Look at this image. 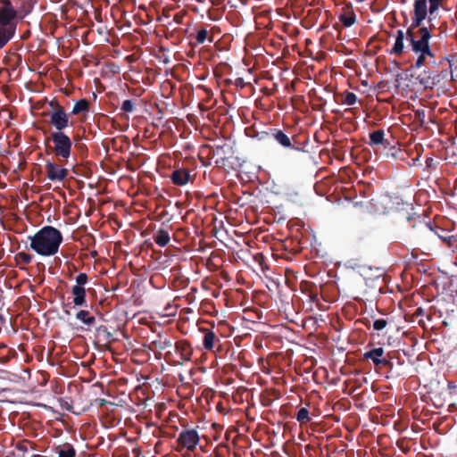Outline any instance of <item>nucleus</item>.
<instances>
[{
    "instance_id": "1",
    "label": "nucleus",
    "mask_w": 457,
    "mask_h": 457,
    "mask_svg": "<svg viewBox=\"0 0 457 457\" xmlns=\"http://www.w3.org/2000/svg\"><path fill=\"white\" fill-rule=\"evenodd\" d=\"M32 0H0V49L14 37L18 23L32 12Z\"/></svg>"
},
{
    "instance_id": "2",
    "label": "nucleus",
    "mask_w": 457,
    "mask_h": 457,
    "mask_svg": "<svg viewBox=\"0 0 457 457\" xmlns=\"http://www.w3.org/2000/svg\"><path fill=\"white\" fill-rule=\"evenodd\" d=\"M409 221L413 220L412 229L409 233L410 243L417 249L430 251L437 240L444 242L451 250L457 249V237L450 235L441 228H432L429 224L420 220V217L407 216Z\"/></svg>"
},
{
    "instance_id": "3",
    "label": "nucleus",
    "mask_w": 457,
    "mask_h": 457,
    "mask_svg": "<svg viewBox=\"0 0 457 457\" xmlns=\"http://www.w3.org/2000/svg\"><path fill=\"white\" fill-rule=\"evenodd\" d=\"M29 249L42 256H53L59 251L62 243L61 231L52 226H45L34 236H29Z\"/></svg>"
},
{
    "instance_id": "4",
    "label": "nucleus",
    "mask_w": 457,
    "mask_h": 457,
    "mask_svg": "<svg viewBox=\"0 0 457 457\" xmlns=\"http://www.w3.org/2000/svg\"><path fill=\"white\" fill-rule=\"evenodd\" d=\"M428 24V27H422V23L413 26L412 16L411 26L406 31V39L410 42L411 50L415 54H428V57L434 58L435 54L431 51L429 40L431 38V30L435 29V25L432 22Z\"/></svg>"
},
{
    "instance_id": "5",
    "label": "nucleus",
    "mask_w": 457,
    "mask_h": 457,
    "mask_svg": "<svg viewBox=\"0 0 457 457\" xmlns=\"http://www.w3.org/2000/svg\"><path fill=\"white\" fill-rule=\"evenodd\" d=\"M447 0H414L413 23L419 25L428 17V23H431L437 16L440 8L448 10L445 4Z\"/></svg>"
},
{
    "instance_id": "6",
    "label": "nucleus",
    "mask_w": 457,
    "mask_h": 457,
    "mask_svg": "<svg viewBox=\"0 0 457 457\" xmlns=\"http://www.w3.org/2000/svg\"><path fill=\"white\" fill-rule=\"evenodd\" d=\"M46 142H52L51 150L61 162H67L72 150V140L63 131H52Z\"/></svg>"
},
{
    "instance_id": "7",
    "label": "nucleus",
    "mask_w": 457,
    "mask_h": 457,
    "mask_svg": "<svg viewBox=\"0 0 457 457\" xmlns=\"http://www.w3.org/2000/svg\"><path fill=\"white\" fill-rule=\"evenodd\" d=\"M384 353L385 351L382 347L373 348L363 353V358L365 360H371L376 367L387 368V374L386 375V378H397L401 376L400 372L395 370L393 362L386 358H383Z\"/></svg>"
},
{
    "instance_id": "8",
    "label": "nucleus",
    "mask_w": 457,
    "mask_h": 457,
    "mask_svg": "<svg viewBox=\"0 0 457 457\" xmlns=\"http://www.w3.org/2000/svg\"><path fill=\"white\" fill-rule=\"evenodd\" d=\"M447 75L448 72L445 70L441 71L440 72L424 70L418 75L417 80L425 89H432L436 86L439 85L441 80L445 79Z\"/></svg>"
},
{
    "instance_id": "9",
    "label": "nucleus",
    "mask_w": 457,
    "mask_h": 457,
    "mask_svg": "<svg viewBox=\"0 0 457 457\" xmlns=\"http://www.w3.org/2000/svg\"><path fill=\"white\" fill-rule=\"evenodd\" d=\"M76 285L71 288L73 295V303L75 306H85L87 304V292L85 285L88 282V277L86 273L81 272L75 278Z\"/></svg>"
},
{
    "instance_id": "10",
    "label": "nucleus",
    "mask_w": 457,
    "mask_h": 457,
    "mask_svg": "<svg viewBox=\"0 0 457 457\" xmlns=\"http://www.w3.org/2000/svg\"><path fill=\"white\" fill-rule=\"evenodd\" d=\"M200 441V436L195 428L183 429L177 439L179 447L185 448L188 452L193 453Z\"/></svg>"
},
{
    "instance_id": "11",
    "label": "nucleus",
    "mask_w": 457,
    "mask_h": 457,
    "mask_svg": "<svg viewBox=\"0 0 457 457\" xmlns=\"http://www.w3.org/2000/svg\"><path fill=\"white\" fill-rule=\"evenodd\" d=\"M50 124L55 129L54 131H63L66 128L72 125L70 121V115L66 112L63 106H57L56 110H51L48 112Z\"/></svg>"
},
{
    "instance_id": "12",
    "label": "nucleus",
    "mask_w": 457,
    "mask_h": 457,
    "mask_svg": "<svg viewBox=\"0 0 457 457\" xmlns=\"http://www.w3.org/2000/svg\"><path fill=\"white\" fill-rule=\"evenodd\" d=\"M45 170L47 179L54 182L62 181L68 176L67 169L50 161L46 162Z\"/></svg>"
},
{
    "instance_id": "13",
    "label": "nucleus",
    "mask_w": 457,
    "mask_h": 457,
    "mask_svg": "<svg viewBox=\"0 0 457 457\" xmlns=\"http://www.w3.org/2000/svg\"><path fill=\"white\" fill-rule=\"evenodd\" d=\"M384 157L395 162H405L409 158V154L407 151L402 149L398 145V143L393 139V145L388 147V151L386 152Z\"/></svg>"
},
{
    "instance_id": "14",
    "label": "nucleus",
    "mask_w": 457,
    "mask_h": 457,
    "mask_svg": "<svg viewBox=\"0 0 457 457\" xmlns=\"http://www.w3.org/2000/svg\"><path fill=\"white\" fill-rule=\"evenodd\" d=\"M270 134L271 135V139L275 140L282 147L286 149H297L292 144L290 137L287 134H286L282 129L277 128H270Z\"/></svg>"
},
{
    "instance_id": "15",
    "label": "nucleus",
    "mask_w": 457,
    "mask_h": 457,
    "mask_svg": "<svg viewBox=\"0 0 457 457\" xmlns=\"http://www.w3.org/2000/svg\"><path fill=\"white\" fill-rule=\"evenodd\" d=\"M176 353L180 356L181 364L184 361H191L193 354V348L191 345L187 340H179L175 344Z\"/></svg>"
},
{
    "instance_id": "16",
    "label": "nucleus",
    "mask_w": 457,
    "mask_h": 457,
    "mask_svg": "<svg viewBox=\"0 0 457 457\" xmlns=\"http://www.w3.org/2000/svg\"><path fill=\"white\" fill-rule=\"evenodd\" d=\"M170 179L174 185L184 186L190 180L189 171L186 169H177L171 173Z\"/></svg>"
},
{
    "instance_id": "17",
    "label": "nucleus",
    "mask_w": 457,
    "mask_h": 457,
    "mask_svg": "<svg viewBox=\"0 0 457 457\" xmlns=\"http://www.w3.org/2000/svg\"><path fill=\"white\" fill-rule=\"evenodd\" d=\"M220 343V339L215 332L211 329H204V336L203 339V345L205 350L212 352L216 344Z\"/></svg>"
},
{
    "instance_id": "18",
    "label": "nucleus",
    "mask_w": 457,
    "mask_h": 457,
    "mask_svg": "<svg viewBox=\"0 0 457 457\" xmlns=\"http://www.w3.org/2000/svg\"><path fill=\"white\" fill-rule=\"evenodd\" d=\"M29 448L32 447V444L28 440L20 441L15 445V450L17 451L16 453H14L15 457H29L28 452ZM29 457H41L38 454H33Z\"/></svg>"
},
{
    "instance_id": "19",
    "label": "nucleus",
    "mask_w": 457,
    "mask_h": 457,
    "mask_svg": "<svg viewBox=\"0 0 457 457\" xmlns=\"http://www.w3.org/2000/svg\"><path fill=\"white\" fill-rule=\"evenodd\" d=\"M385 136H386V133L383 129H377V130H373L372 132H370L369 134L370 146L374 149L377 145H380L381 144H384L385 138H386Z\"/></svg>"
},
{
    "instance_id": "20",
    "label": "nucleus",
    "mask_w": 457,
    "mask_h": 457,
    "mask_svg": "<svg viewBox=\"0 0 457 457\" xmlns=\"http://www.w3.org/2000/svg\"><path fill=\"white\" fill-rule=\"evenodd\" d=\"M154 240L156 245L164 247L170 243V237L166 229L159 228L154 236Z\"/></svg>"
},
{
    "instance_id": "21",
    "label": "nucleus",
    "mask_w": 457,
    "mask_h": 457,
    "mask_svg": "<svg viewBox=\"0 0 457 457\" xmlns=\"http://www.w3.org/2000/svg\"><path fill=\"white\" fill-rule=\"evenodd\" d=\"M76 319L87 326H92L96 322L95 316L91 315L90 312L86 310L79 311L76 314Z\"/></svg>"
},
{
    "instance_id": "22",
    "label": "nucleus",
    "mask_w": 457,
    "mask_h": 457,
    "mask_svg": "<svg viewBox=\"0 0 457 457\" xmlns=\"http://www.w3.org/2000/svg\"><path fill=\"white\" fill-rule=\"evenodd\" d=\"M88 108L89 102L87 99L82 98L74 104L71 113L73 115H78L83 112H87Z\"/></svg>"
},
{
    "instance_id": "23",
    "label": "nucleus",
    "mask_w": 457,
    "mask_h": 457,
    "mask_svg": "<svg viewBox=\"0 0 457 457\" xmlns=\"http://www.w3.org/2000/svg\"><path fill=\"white\" fill-rule=\"evenodd\" d=\"M33 256L25 252H20L15 255V261L21 270H25L21 264H29L32 262Z\"/></svg>"
},
{
    "instance_id": "24",
    "label": "nucleus",
    "mask_w": 457,
    "mask_h": 457,
    "mask_svg": "<svg viewBox=\"0 0 457 457\" xmlns=\"http://www.w3.org/2000/svg\"><path fill=\"white\" fill-rule=\"evenodd\" d=\"M96 333L105 342H111L112 340V333L108 330V328L104 325H101L96 328Z\"/></svg>"
},
{
    "instance_id": "25",
    "label": "nucleus",
    "mask_w": 457,
    "mask_h": 457,
    "mask_svg": "<svg viewBox=\"0 0 457 457\" xmlns=\"http://www.w3.org/2000/svg\"><path fill=\"white\" fill-rule=\"evenodd\" d=\"M151 345L159 351H163L172 345V342L169 338L157 339L151 343Z\"/></svg>"
},
{
    "instance_id": "26",
    "label": "nucleus",
    "mask_w": 457,
    "mask_h": 457,
    "mask_svg": "<svg viewBox=\"0 0 457 457\" xmlns=\"http://www.w3.org/2000/svg\"><path fill=\"white\" fill-rule=\"evenodd\" d=\"M339 21L345 27H351L356 21V16L353 12L340 15Z\"/></svg>"
},
{
    "instance_id": "27",
    "label": "nucleus",
    "mask_w": 457,
    "mask_h": 457,
    "mask_svg": "<svg viewBox=\"0 0 457 457\" xmlns=\"http://www.w3.org/2000/svg\"><path fill=\"white\" fill-rule=\"evenodd\" d=\"M75 455L76 451L70 444L64 445L63 447L58 452V457H75Z\"/></svg>"
},
{
    "instance_id": "28",
    "label": "nucleus",
    "mask_w": 457,
    "mask_h": 457,
    "mask_svg": "<svg viewBox=\"0 0 457 457\" xmlns=\"http://www.w3.org/2000/svg\"><path fill=\"white\" fill-rule=\"evenodd\" d=\"M357 102V96L349 91H345L342 95V104L353 105Z\"/></svg>"
},
{
    "instance_id": "29",
    "label": "nucleus",
    "mask_w": 457,
    "mask_h": 457,
    "mask_svg": "<svg viewBox=\"0 0 457 457\" xmlns=\"http://www.w3.org/2000/svg\"><path fill=\"white\" fill-rule=\"evenodd\" d=\"M295 418H296L297 421L300 422L301 424L308 423L311 420V418L309 415V411H308V409H306L304 407L301 408L297 411Z\"/></svg>"
},
{
    "instance_id": "30",
    "label": "nucleus",
    "mask_w": 457,
    "mask_h": 457,
    "mask_svg": "<svg viewBox=\"0 0 457 457\" xmlns=\"http://www.w3.org/2000/svg\"><path fill=\"white\" fill-rule=\"evenodd\" d=\"M393 141L390 142L387 138H385V143L380 145H377L373 150L376 153H379L381 156H385L386 152L388 151V147L392 146Z\"/></svg>"
},
{
    "instance_id": "31",
    "label": "nucleus",
    "mask_w": 457,
    "mask_h": 457,
    "mask_svg": "<svg viewBox=\"0 0 457 457\" xmlns=\"http://www.w3.org/2000/svg\"><path fill=\"white\" fill-rule=\"evenodd\" d=\"M403 48H404L403 40L395 38V42L391 50V54H394L395 55H401L403 52Z\"/></svg>"
},
{
    "instance_id": "32",
    "label": "nucleus",
    "mask_w": 457,
    "mask_h": 457,
    "mask_svg": "<svg viewBox=\"0 0 457 457\" xmlns=\"http://www.w3.org/2000/svg\"><path fill=\"white\" fill-rule=\"evenodd\" d=\"M414 115L420 125L424 126L426 123V111L423 109H418L414 112Z\"/></svg>"
},
{
    "instance_id": "33",
    "label": "nucleus",
    "mask_w": 457,
    "mask_h": 457,
    "mask_svg": "<svg viewBox=\"0 0 457 457\" xmlns=\"http://www.w3.org/2000/svg\"><path fill=\"white\" fill-rule=\"evenodd\" d=\"M135 103L132 100H125L121 104V110L124 112H133L135 111Z\"/></svg>"
},
{
    "instance_id": "34",
    "label": "nucleus",
    "mask_w": 457,
    "mask_h": 457,
    "mask_svg": "<svg viewBox=\"0 0 457 457\" xmlns=\"http://www.w3.org/2000/svg\"><path fill=\"white\" fill-rule=\"evenodd\" d=\"M208 37V30L205 29H199L195 36L196 42L198 44H204Z\"/></svg>"
},
{
    "instance_id": "35",
    "label": "nucleus",
    "mask_w": 457,
    "mask_h": 457,
    "mask_svg": "<svg viewBox=\"0 0 457 457\" xmlns=\"http://www.w3.org/2000/svg\"><path fill=\"white\" fill-rule=\"evenodd\" d=\"M418 54H419V56L417 58L415 63L412 65V67L415 69L421 68L426 62V57L428 56V54H422V53H418Z\"/></svg>"
},
{
    "instance_id": "36",
    "label": "nucleus",
    "mask_w": 457,
    "mask_h": 457,
    "mask_svg": "<svg viewBox=\"0 0 457 457\" xmlns=\"http://www.w3.org/2000/svg\"><path fill=\"white\" fill-rule=\"evenodd\" d=\"M259 141H266L271 139V135L270 134V129L267 131L256 132L254 136H253Z\"/></svg>"
},
{
    "instance_id": "37",
    "label": "nucleus",
    "mask_w": 457,
    "mask_h": 457,
    "mask_svg": "<svg viewBox=\"0 0 457 457\" xmlns=\"http://www.w3.org/2000/svg\"><path fill=\"white\" fill-rule=\"evenodd\" d=\"M387 324H388V322H387V320H386V319L376 320L373 322V328L377 331H380V330L384 329Z\"/></svg>"
},
{
    "instance_id": "38",
    "label": "nucleus",
    "mask_w": 457,
    "mask_h": 457,
    "mask_svg": "<svg viewBox=\"0 0 457 457\" xmlns=\"http://www.w3.org/2000/svg\"><path fill=\"white\" fill-rule=\"evenodd\" d=\"M7 351V346L4 343H0V362H6L9 358L4 353Z\"/></svg>"
},
{
    "instance_id": "39",
    "label": "nucleus",
    "mask_w": 457,
    "mask_h": 457,
    "mask_svg": "<svg viewBox=\"0 0 457 457\" xmlns=\"http://www.w3.org/2000/svg\"><path fill=\"white\" fill-rule=\"evenodd\" d=\"M184 19V13L178 12L173 16V21L176 24H182Z\"/></svg>"
},
{
    "instance_id": "40",
    "label": "nucleus",
    "mask_w": 457,
    "mask_h": 457,
    "mask_svg": "<svg viewBox=\"0 0 457 457\" xmlns=\"http://www.w3.org/2000/svg\"><path fill=\"white\" fill-rule=\"evenodd\" d=\"M49 105L52 107V110H56L57 109V106H62L59 102L55 99L52 100L50 103H49Z\"/></svg>"
},
{
    "instance_id": "41",
    "label": "nucleus",
    "mask_w": 457,
    "mask_h": 457,
    "mask_svg": "<svg viewBox=\"0 0 457 457\" xmlns=\"http://www.w3.org/2000/svg\"><path fill=\"white\" fill-rule=\"evenodd\" d=\"M447 387L450 390V394L452 395L453 394V390H454L457 387V386L455 385L454 382L449 381L448 384H447Z\"/></svg>"
},
{
    "instance_id": "42",
    "label": "nucleus",
    "mask_w": 457,
    "mask_h": 457,
    "mask_svg": "<svg viewBox=\"0 0 457 457\" xmlns=\"http://www.w3.org/2000/svg\"><path fill=\"white\" fill-rule=\"evenodd\" d=\"M396 39L404 40V33L402 29L397 30Z\"/></svg>"
},
{
    "instance_id": "43",
    "label": "nucleus",
    "mask_w": 457,
    "mask_h": 457,
    "mask_svg": "<svg viewBox=\"0 0 457 457\" xmlns=\"http://www.w3.org/2000/svg\"><path fill=\"white\" fill-rule=\"evenodd\" d=\"M76 147H77L80 152H85V151H87V146H86V145H84V144H77V145H76Z\"/></svg>"
},
{
    "instance_id": "44",
    "label": "nucleus",
    "mask_w": 457,
    "mask_h": 457,
    "mask_svg": "<svg viewBox=\"0 0 457 457\" xmlns=\"http://www.w3.org/2000/svg\"><path fill=\"white\" fill-rule=\"evenodd\" d=\"M236 86L237 87H243L244 86V79L242 78H238L235 81Z\"/></svg>"
},
{
    "instance_id": "45",
    "label": "nucleus",
    "mask_w": 457,
    "mask_h": 457,
    "mask_svg": "<svg viewBox=\"0 0 457 457\" xmlns=\"http://www.w3.org/2000/svg\"><path fill=\"white\" fill-rule=\"evenodd\" d=\"M418 161H419V156L416 158H412L411 162H409L408 165L409 166L415 165L416 162H418Z\"/></svg>"
},
{
    "instance_id": "46",
    "label": "nucleus",
    "mask_w": 457,
    "mask_h": 457,
    "mask_svg": "<svg viewBox=\"0 0 457 457\" xmlns=\"http://www.w3.org/2000/svg\"><path fill=\"white\" fill-rule=\"evenodd\" d=\"M433 162H434V160L431 157H428L426 160V163L428 167L432 164Z\"/></svg>"
},
{
    "instance_id": "47",
    "label": "nucleus",
    "mask_w": 457,
    "mask_h": 457,
    "mask_svg": "<svg viewBox=\"0 0 457 457\" xmlns=\"http://www.w3.org/2000/svg\"><path fill=\"white\" fill-rule=\"evenodd\" d=\"M311 300H312V302H316V301H318V295H317V294H312V295H311Z\"/></svg>"
},
{
    "instance_id": "48",
    "label": "nucleus",
    "mask_w": 457,
    "mask_h": 457,
    "mask_svg": "<svg viewBox=\"0 0 457 457\" xmlns=\"http://www.w3.org/2000/svg\"><path fill=\"white\" fill-rule=\"evenodd\" d=\"M30 36V32L29 31H27L26 33L23 34V36L21 37L22 39H26L28 38Z\"/></svg>"
},
{
    "instance_id": "49",
    "label": "nucleus",
    "mask_w": 457,
    "mask_h": 457,
    "mask_svg": "<svg viewBox=\"0 0 457 457\" xmlns=\"http://www.w3.org/2000/svg\"><path fill=\"white\" fill-rule=\"evenodd\" d=\"M68 276H69V278H72V271L71 270L69 272Z\"/></svg>"
}]
</instances>
